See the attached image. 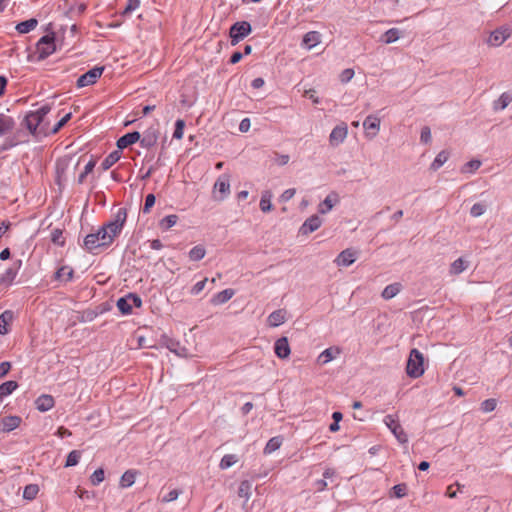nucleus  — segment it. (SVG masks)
I'll use <instances>...</instances> for the list:
<instances>
[{
  "mask_svg": "<svg viewBox=\"0 0 512 512\" xmlns=\"http://www.w3.org/2000/svg\"><path fill=\"white\" fill-rule=\"evenodd\" d=\"M54 36L45 35L37 43L38 58L43 60L55 52Z\"/></svg>",
  "mask_w": 512,
  "mask_h": 512,
  "instance_id": "7",
  "label": "nucleus"
},
{
  "mask_svg": "<svg viewBox=\"0 0 512 512\" xmlns=\"http://www.w3.org/2000/svg\"><path fill=\"white\" fill-rule=\"evenodd\" d=\"M274 352L280 359H286L289 357L291 350L286 337H281L276 340L274 344Z\"/></svg>",
  "mask_w": 512,
  "mask_h": 512,
  "instance_id": "15",
  "label": "nucleus"
},
{
  "mask_svg": "<svg viewBox=\"0 0 512 512\" xmlns=\"http://www.w3.org/2000/svg\"><path fill=\"white\" fill-rule=\"evenodd\" d=\"M239 461V458L234 454L224 455L220 461L219 467L223 470L232 467Z\"/></svg>",
  "mask_w": 512,
  "mask_h": 512,
  "instance_id": "41",
  "label": "nucleus"
},
{
  "mask_svg": "<svg viewBox=\"0 0 512 512\" xmlns=\"http://www.w3.org/2000/svg\"><path fill=\"white\" fill-rule=\"evenodd\" d=\"M322 224V219L318 215H312L307 218L299 229V234L308 235L316 231Z\"/></svg>",
  "mask_w": 512,
  "mask_h": 512,
  "instance_id": "13",
  "label": "nucleus"
},
{
  "mask_svg": "<svg viewBox=\"0 0 512 512\" xmlns=\"http://www.w3.org/2000/svg\"><path fill=\"white\" fill-rule=\"evenodd\" d=\"M213 198L223 201L230 194V175L227 173L219 176L213 186Z\"/></svg>",
  "mask_w": 512,
  "mask_h": 512,
  "instance_id": "5",
  "label": "nucleus"
},
{
  "mask_svg": "<svg viewBox=\"0 0 512 512\" xmlns=\"http://www.w3.org/2000/svg\"><path fill=\"white\" fill-rule=\"evenodd\" d=\"M356 261V251L353 249L343 250L336 258L335 262L338 266H350Z\"/></svg>",
  "mask_w": 512,
  "mask_h": 512,
  "instance_id": "16",
  "label": "nucleus"
},
{
  "mask_svg": "<svg viewBox=\"0 0 512 512\" xmlns=\"http://www.w3.org/2000/svg\"><path fill=\"white\" fill-rule=\"evenodd\" d=\"M348 134V127L345 123L337 125L333 128L329 136L331 146H338L343 143Z\"/></svg>",
  "mask_w": 512,
  "mask_h": 512,
  "instance_id": "11",
  "label": "nucleus"
},
{
  "mask_svg": "<svg viewBox=\"0 0 512 512\" xmlns=\"http://www.w3.org/2000/svg\"><path fill=\"white\" fill-rule=\"evenodd\" d=\"M104 71V67H94L88 72L81 75L77 80V86L79 88L92 85L101 77Z\"/></svg>",
  "mask_w": 512,
  "mask_h": 512,
  "instance_id": "10",
  "label": "nucleus"
},
{
  "mask_svg": "<svg viewBox=\"0 0 512 512\" xmlns=\"http://www.w3.org/2000/svg\"><path fill=\"white\" fill-rule=\"evenodd\" d=\"M289 155H278V154H275V163L278 164L279 166H283V165H286L288 162H289Z\"/></svg>",
  "mask_w": 512,
  "mask_h": 512,
  "instance_id": "64",
  "label": "nucleus"
},
{
  "mask_svg": "<svg viewBox=\"0 0 512 512\" xmlns=\"http://www.w3.org/2000/svg\"><path fill=\"white\" fill-rule=\"evenodd\" d=\"M168 348L171 352H174L178 356L185 357V358L191 356L189 351L184 346H180L179 343L171 342L168 345Z\"/></svg>",
  "mask_w": 512,
  "mask_h": 512,
  "instance_id": "45",
  "label": "nucleus"
},
{
  "mask_svg": "<svg viewBox=\"0 0 512 512\" xmlns=\"http://www.w3.org/2000/svg\"><path fill=\"white\" fill-rule=\"evenodd\" d=\"M177 221H178L177 215H174V214L168 215L160 221L159 225H160L161 229L168 230L171 227H173L174 225H176Z\"/></svg>",
  "mask_w": 512,
  "mask_h": 512,
  "instance_id": "46",
  "label": "nucleus"
},
{
  "mask_svg": "<svg viewBox=\"0 0 512 512\" xmlns=\"http://www.w3.org/2000/svg\"><path fill=\"white\" fill-rule=\"evenodd\" d=\"M282 445V438L280 436L272 437L266 444L263 453L264 454H271L272 452L276 451L280 448Z\"/></svg>",
  "mask_w": 512,
  "mask_h": 512,
  "instance_id": "36",
  "label": "nucleus"
},
{
  "mask_svg": "<svg viewBox=\"0 0 512 512\" xmlns=\"http://www.w3.org/2000/svg\"><path fill=\"white\" fill-rule=\"evenodd\" d=\"M285 314V311L281 309L272 312L267 319L269 326L277 327L283 324L285 321Z\"/></svg>",
  "mask_w": 512,
  "mask_h": 512,
  "instance_id": "26",
  "label": "nucleus"
},
{
  "mask_svg": "<svg viewBox=\"0 0 512 512\" xmlns=\"http://www.w3.org/2000/svg\"><path fill=\"white\" fill-rule=\"evenodd\" d=\"M487 206L483 203H475L470 209L472 217H479L485 213Z\"/></svg>",
  "mask_w": 512,
  "mask_h": 512,
  "instance_id": "49",
  "label": "nucleus"
},
{
  "mask_svg": "<svg viewBox=\"0 0 512 512\" xmlns=\"http://www.w3.org/2000/svg\"><path fill=\"white\" fill-rule=\"evenodd\" d=\"M104 480V470L103 469H97L94 471V473L91 475V483L93 485H98Z\"/></svg>",
  "mask_w": 512,
  "mask_h": 512,
  "instance_id": "54",
  "label": "nucleus"
},
{
  "mask_svg": "<svg viewBox=\"0 0 512 512\" xmlns=\"http://www.w3.org/2000/svg\"><path fill=\"white\" fill-rule=\"evenodd\" d=\"M18 387L16 381H6L0 385V400L8 395H10L13 391H15Z\"/></svg>",
  "mask_w": 512,
  "mask_h": 512,
  "instance_id": "34",
  "label": "nucleus"
},
{
  "mask_svg": "<svg viewBox=\"0 0 512 512\" xmlns=\"http://www.w3.org/2000/svg\"><path fill=\"white\" fill-rule=\"evenodd\" d=\"M78 162H73L70 157H63L56 162V179L59 186H62L68 179L69 175H74Z\"/></svg>",
  "mask_w": 512,
  "mask_h": 512,
  "instance_id": "3",
  "label": "nucleus"
},
{
  "mask_svg": "<svg viewBox=\"0 0 512 512\" xmlns=\"http://www.w3.org/2000/svg\"><path fill=\"white\" fill-rule=\"evenodd\" d=\"M80 457H81V454L79 451H77V450L71 451L67 456L66 467H71V466L77 465Z\"/></svg>",
  "mask_w": 512,
  "mask_h": 512,
  "instance_id": "48",
  "label": "nucleus"
},
{
  "mask_svg": "<svg viewBox=\"0 0 512 512\" xmlns=\"http://www.w3.org/2000/svg\"><path fill=\"white\" fill-rule=\"evenodd\" d=\"M511 33L512 30L509 26H501L490 33L487 43L490 46L498 47L511 36Z\"/></svg>",
  "mask_w": 512,
  "mask_h": 512,
  "instance_id": "9",
  "label": "nucleus"
},
{
  "mask_svg": "<svg viewBox=\"0 0 512 512\" xmlns=\"http://www.w3.org/2000/svg\"><path fill=\"white\" fill-rule=\"evenodd\" d=\"M127 218L125 209H119L113 220L103 225L96 233L88 234L84 239L85 248L92 252L99 247H107L120 234Z\"/></svg>",
  "mask_w": 512,
  "mask_h": 512,
  "instance_id": "1",
  "label": "nucleus"
},
{
  "mask_svg": "<svg viewBox=\"0 0 512 512\" xmlns=\"http://www.w3.org/2000/svg\"><path fill=\"white\" fill-rule=\"evenodd\" d=\"M449 159V152L442 150L437 154L434 161L430 165V170L437 171Z\"/></svg>",
  "mask_w": 512,
  "mask_h": 512,
  "instance_id": "31",
  "label": "nucleus"
},
{
  "mask_svg": "<svg viewBox=\"0 0 512 512\" xmlns=\"http://www.w3.org/2000/svg\"><path fill=\"white\" fill-rule=\"evenodd\" d=\"M233 295H234L233 289H225V290L217 293L216 295H214L213 298L211 299V303L213 305L224 304L227 301H229L233 297Z\"/></svg>",
  "mask_w": 512,
  "mask_h": 512,
  "instance_id": "24",
  "label": "nucleus"
},
{
  "mask_svg": "<svg viewBox=\"0 0 512 512\" xmlns=\"http://www.w3.org/2000/svg\"><path fill=\"white\" fill-rule=\"evenodd\" d=\"M121 158V151L118 149L110 153L102 162L103 170H108L112 165H114Z\"/></svg>",
  "mask_w": 512,
  "mask_h": 512,
  "instance_id": "35",
  "label": "nucleus"
},
{
  "mask_svg": "<svg viewBox=\"0 0 512 512\" xmlns=\"http://www.w3.org/2000/svg\"><path fill=\"white\" fill-rule=\"evenodd\" d=\"M179 495H180V491H178L177 489L171 490L167 495H165L162 498V501L165 503L172 502V501L176 500Z\"/></svg>",
  "mask_w": 512,
  "mask_h": 512,
  "instance_id": "61",
  "label": "nucleus"
},
{
  "mask_svg": "<svg viewBox=\"0 0 512 512\" xmlns=\"http://www.w3.org/2000/svg\"><path fill=\"white\" fill-rule=\"evenodd\" d=\"M296 193V190L293 189V188H290V189H287L285 190L281 196H280V201L282 202H287L289 201L291 198H293V196L295 195Z\"/></svg>",
  "mask_w": 512,
  "mask_h": 512,
  "instance_id": "62",
  "label": "nucleus"
},
{
  "mask_svg": "<svg viewBox=\"0 0 512 512\" xmlns=\"http://www.w3.org/2000/svg\"><path fill=\"white\" fill-rule=\"evenodd\" d=\"M159 138V130L157 125L151 126L144 133L142 138L140 137L141 146L144 148H151L156 145Z\"/></svg>",
  "mask_w": 512,
  "mask_h": 512,
  "instance_id": "12",
  "label": "nucleus"
},
{
  "mask_svg": "<svg viewBox=\"0 0 512 512\" xmlns=\"http://www.w3.org/2000/svg\"><path fill=\"white\" fill-rule=\"evenodd\" d=\"M251 32V25L246 21L237 22L230 28V38L232 45H236Z\"/></svg>",
  "mask_w": 512,
  "mask_h": 512,
  "instance_id": "8",
  "label": "nucleus"
},
{
  "mask_svg": "<svg viewBox=\"0 0 512 512\" xmlns=\"http://www.w3.org/2000/svg\"><path fill=\"white\" fill-rule=\"evenodd\" d=\"M272 193L269 190H265L262 192L261 200H260V209L263 212H269L272 209Z\"/></svg>",
  "mask_w": 512,
  "mask_h": 512,
  "instance_id": "37",
  "label": "nucleus"
},
{
  "mask_svg": "<svg viewBox=\"0 0 512 512\" xmlns=\"http://www.w3.org/2000/svg\"><path fill=\"white\" fill-rule=\"evenodd\" d=\"M424 357L423 354L416 348L410 351L409 358L406 364V373L411 378H419L424 373Z\"/></svg>",
  "mask_w": 512,
  "mask_h": 512,
  "instance_id": "4",
  "label": "nucleus"
},
{
  "mask_svg": "<svg viewBox=\"0 0 512 512\" xmlns=\"http://www.w3.org/2000/svg\"><path fill=\"white\" fill-rule=\"evenodd\" d=\"M321 41V34L318 31H309L307 32L302 40V46L307 49H312L316 45H318Z\"/></svg>",
  "mask_w": 512,
  "mask_h": 512,
  "instance_id": "19",
  "label": "nucleus"
},
{
  "mask_svg": "<svg viewBox=\"0 0 512 512\" xmlns=\"http://www.w3.org/2000/svg\"><path fill=\"white\" fill-rule=\"evenodd\" d=\"M50 106L44 105L37 111L30 112L25 117V124L27 129L34 135L46 134L47 125L45 123V117L50 112Z\"/></svg>",
  "mask_w": 512,
  "mask_h": 512,
  "instance_id": "2",
  "label": "nucleus"
},
{
  "mask_svg": "<svg viewBox=\"0 0 512 512\" xmlns=\"http://www.w3.org/2000/svg\"><path fill=\"white\" fill-rule=\"evenodd\" d=\"M13 319V313L10 310L4 311L0 315V334L5 335L8 333V326Z\"/></svg>",
  "mask_w": 512,
  "mask_h": 512,
  "instance_id": "28",
  "label": "nucleus"
},
{
  "mask_svg": "<svg viewBox=\"0 0 512 512\" xmlns=\"http://www.w3.org/2000/svg\"><path fill=\"white\" fill-rule=\"evenodd\" d=\"M140 1L139 0H128V4L124 10V13L132 12L139 8Z\"/></svg>",
  "mask_w": 512,
  "mask_h": 512,
  "instance_id": "63",
  "label": "nucleus"
},
{
  "mask_svg": "<svg viewBox=\"0 0 512 512\" xmlns=\"http://www.w3.org/2000/svg\"><path fill=\"white\" fill-rule=\"evenodd\" d=\"M401 37V31L398 28H391L383 33L379 41L384 44H391L396 42Z\"/></svg>",
  "mask_w": 512,
  "mask_h": 512,
  "instance_id": "23",
  "label": "nucleus"
},
{
  "mask_svg": "<svg viewBox=\"0 0 512 512\" xmlns=\"http://www.w3.org/2000/svg\"><path fill=\"white\" fill-rule=\"evenodd\" d=\"M512 102V91L504 92L493 102L494 111L504 110Z\"/></svg>",
  "mask_w": 512,
  "mask_h": 512,
  "instance_id": "22",
  "label": "nucleus"
},
{
  "mask_svg": "<svg viewBox=\"0 0 512 512\" xmlns=\"http://www.w3.org/2000/svg\"><path fill=\"white\" fill-rule=\"evenodd\" d=\"M251 490V484L248 481L241 482L239 489H238V495L243 498H248L250 495Z\"/></svg>",
  "mask_w": 512,
  "mask_h": 512,
  "instance_id": "52",
  "label": "nucleus"
},
{
  "mask_svg": "<svg viewBox=\"0 0 512 512\" xmlns=\"http://www.w3.org/2000/svg\"><path fill=\"white\" fill-rule=\"evenodd\" d=\"M480 166H481V162L479 160H471V161L467 162L466 164H464V166L461 169V172L462 173H473L474 171L479 169Z\"/></svg>",
  "mask_w": 512,
  "mask_h": 512,
  "instance_id": "47",
  "label": "nucleus"
},
{
  "mask_svg": "<svg viewBox=\"0 0 512 512\" xmlns=\"http://www.w3.org/2000/svg\"><path fill=\"white\" fill-rule=\"evenodd\" d=\"M335 354H340V350L338 348L333 349L332 347L325 349L317 358V363L320 365H325L328 362L332 361L335 358Z\"/></svg>",
  "mask_w": 512,
  "mask_h": 512,
  "instance_id": "25",
  "label": "nucleus"
},
{
  "mask_svg": "<svg viewBox=\"0 0 512 512\" xmlns=\"http://www.w3.org/2000/svg\"><path fill=\"white\" fill-rule=\"evenodd\" d=\"M51 240L53 243L57 244V245H64V238H63V235H62V231L59 230V229H55L53 232H52V235H51Z\"/></svg>",
  "mask_w": 512,
  "mask_h": 512,
  "instance_id": "55",
  "label": "nucleus"
},
{
  "mask_svg": "<svg viewBox=\"0 0 512 512\" xmlns=\"http://www.w3.org/2000/svg\"><path fill=\"white\" fill-rule=\"evenodd\" d=\"M184 128H185L184 120L178 119L175 123V130L173 133V138L178 139V140L182 139L183 133H184Z\"/></svg>",
  "mask_w": 512,
  "mask_h": 512,
  "instance_id": "50",
  "label": "nucleus"
},
{
  "mask_svg": "<svg viewBox=\"0 0 512 512\" xmlns=\"http://www.w3.org/2000/svg\"><path fill=\"white\" fill-rule=\"evenodd\" d=\"M36 408L41 412H46L54 406V399L51 395H41L36 399Z\"/></svg>",
  "mask_w": 512,
  "mask_h": 512,
  "instance_id": "21",
  "label": "nucleus"
},
{
  "mask_svg": "<svg viewBox=\"0 0 512 512\" xmlns=\"http://www.w3.org/2000/svg\"><path fill=\"white\" fill-rule=\"evenodd\" d=\"M407 484L406 483H400L392 487L390 491V497L395 498H403L407 494Z\"/></svg>",
  "mask_w": 512,
  "mask_h": 512,
  "instance_id": "42",
  "label": "nucleus"
},
{
  "mask_svg": "<svg viewBox=\"0 0 512 512\" xmlns=\"http://www.w3.org/2000/svg\"><path fill=\"white\" fill-rule=\"evenodd\" d=\"M39 492V487L37 484H29L25 486L23 491V498L27 500H33L36 498Z\"/></svg>",
  "mask_w": 512,
  "mask_h": 512,
  "instance_id": "43",
  "label": "nucleus"
},
{
  "mask_svg": "<svg viewBox=\"0 0 512 512\" xmlns=\"http://www.w3.org/2000/svg\"><path fill=\"white\" fill-rule=\"evenodd\" d=\"M354 76V70L353 69H345L340 74V81L342 83L349 82Z\"/></svg>",
  "mask_w": 512,
  "mask_h": 512,
  "instance_id": "59",
  "label": "nucleus"
},
{
  "mask_svg": "<svg viewBox=\"0 0 512 512\" xmlns=\"http://www.w3.org/2000/svg\"><path fill=\"white\" fill-rule=\"evenodd\" d=\"M468 267L467 261H465L463 258H458L452 264L450 265V274L452 275H459L461 274L466 268Z\"/></svg>",
  "mask_w": 512,
  "mask_h": 512,
  "instance_id": "33",
  "label": "nucleus"
},
{
  "mask_svg": "<svg viewBox=\"0 0 512 512\" xmlns=\"http://www.w3.org/2000/svg\"><path fill=\"white\" fill-rule=\"evenodd\" d=\"M155 196L153 194H148L146 196V199H145V204H144V207H143V212L144 213H148L150 211V209L154 206L155 204Z\"/></svg>",
  "mask_w": 512,
  "mask_h": 512,
  "instance_id": "58",
  "label": "nucleus"
},
{
  "mask_svg": "<svg viewBox=\"0 0 512 512\" xmlns=\"http://www.w3.org/2000/svg\"><path fill=\"white\" fill-rule=\"evenodd\" d=\"M497 406V402L495 399L493 398H490V399H486L485 401H483L481 403V410L483 412H491L493 411Z\"/></svg>",
  "mask_w": 512,
  "mask_h": 512,
  "instance_id": "53",
  "label": "nucleus"
},
{
  "mask_svg": "<svg viewBox=\"0 0 512 512\" xmlns=\"http://www.w3.org/2000/svg\"><path fill=\"white\" fill-rule=\"evenodd\" d=\"M363 127L366 130V136L372 139L379 132L380 119L374 115H369L365 118Z\"/></svg>",
  "mask_w": 512,
  "mask_h": 512,
  "instance_id": "14",
  "label": "nucleus"
},
{
  "mask_svg": "<svg viewBox=\"0 0 512 512\" xmlns=\"http://www.w3.org/2000/svg\"><path fill=\"white\" fill-rule=\"evenodd\" d=\"M17 275V269L10 267L0 277V285L4 287L10 286Z\"/></svg>",
  "mask_w": 512,
  "mask_h": 512,
  "instance_id": "29",
  "label": "nucleus"
},
{
  "mask_svg": "<svg viewBox=\"0 0 512 512\" xmlns=\"http://www.w3.org/2000/svg\"><path fill=\"white\" fill-rule=\"evenodd\" d=\"M383 422L401 444L408 442V436L395 415H386Z\"/></svg>",
  "mask_w": 512,
  "mask_h": 512,
  "instance_id": "6",
  "label": "nucleus"
},
{
  "mask_svg": "<svg viewBox=\"0 0 512 512\" xmlns=\"http://www.w3.org/2000/svg\"><path fill=\"white\" fill-rule=\"evenodd\" d=\"M14 120L5 114H0V136L11 131L14 127Z\"/></svg>",
  "mask_w": 512,
  "mask_h": 512,
  "instance_id": "30",
  "label": "nucleus"
},
{
  "mask_svg": "<svg viewBox=\"0 0 512 512\" xmlns=\"http://www.w3.org/2000/svg\"><path fill=\"white\" fill-rule=\"evenodd\" d=\"M73 269L69 266L60 267L55 273V278L60 281L68 282L73 277Z\"/></svg>",
  "mask_w": 512,
  "mask_h": 512,
  "instance_id": "32",
  "label": "nucleus"
},
{
  "mask_svg": "<svg viewBox=\"0 0 512 512\" xmlns=\"http://www.w3.org/2000/svg\"><path fill=\"white\" fill-rule=\"evenodd\" d=\"M21 423V418L18 416H7L4 417L0 422V430L2 432H10L17 427H19Z\"/></svg>",
  "mask_w": 512,
  "mask_h": 512,
  "instance_id": "18",
  "label": "nucleus"
},
{
  "mask_svg": "<svg viewBox=\"0 0 512 512\" xmlns=\"http://www.w3.org/2000/svg\"><path fill=\"white\" fill-rule=\"evenodd\" d=\"M94 167H95V161L90 160L86 164V166L84 168V171L78 177V183L79 184H82L85 181L86 176L93 171Z\"/></svg>",
  "mask_w": 512,
  "mask_h": 512,
  "instance_id": "51",
  "label": "nucleus"
},
{
  "mask_svg": "<svg viewBox=\"0 0 512 512\" xmlns=\"http://www.w3.org/2000/svg\"><path fill=\"white\" fill-rule=\"evenodd\" d=\"M140 137L141 135L137 131L127 133L118 139L117 147L121 151L122 149L140 141Z\"/></svg>",
  "mask_w": 512,
  "mask_h": 512,
  "instance_id": "17",
  "label": "nucleus"
},
{
  "mask_svg": "<svg viewBox=\"0 0 512 512\" xmlns=\"http://www.w3.org/2000/svg\"><path fill=\"white\" fill-rule=\"evenodd\" d=\"M37 26V20L36 19H29L23 22H20L16 26V30L21 33L25 34L30 31H32Z\"/></svg>",
  "mask_w": 512,
  "mask_h": 512,
  "instance_id": "38",
  "label": "nucleus"
},
{
  "mask_svg": "<svg viewBox=\"0 0 512 512\" xmlns=\"http://www.w3.org/2000/svg\"><path fill=\"white\" fill-rule=\"evenodd\" d=\"M420 140L425 144H428L431 141V130L428 126H424L421 129Z\"/></svg>",
  "mask_w": 512,
  "mask_h": 512,
  "instance_id": "57",
  "label": "nucleus"
},
{
  "mask_svg": "<svg viewBox=\"0 0 512 512\" xmlns=\"http://www.w3.org/2000/svg\"><path fill=\"white\" fill-rule=\"evenodd\" d=\"M339 202V196L337 193L332 192L329 195L326 196V198L323 200V202L319 205V212L321 214L328 213L335 204Z\"/></svg>",
  "mask_w": 512,
  "mask_h": 512,
  "instance_id": "20",
  "label": "nucleus"
},
{
  "mask_svg": "<svg viewBox=\"0 0 512 512\" xmlns=\"http://www.w3.org/2000/svg\"><path fill=\"white\" fill-rule=\"evenodd\" d=\"M135 482V472L128 470L126 471L121 479H120V486L123 488L130 487Z\"/></svg>",
  "mask_w": 512,
  "mask_h": 512,
  "instance_id": "44",
  "label": "nucleus"
},
{
  "mask_svg": "<svg viewBox=\"0 0 512 512\" xmlns=\"http://www.w3.org/2000/svg\"><path fill=\"white\" fill-rule=\"evenodd\" d=\"M208 282V279L205 278L199 282H197L191 289V293L194 294V295H197L199 294L204 288H205V285L206 283Z\"/></svg>",
  "mask_w": 512,
  "mask_h": 512,
  "instance_id": "60",
  "label": "nucleus"
},
{
  "mask_svg": "<svg viewBox=\"0 0 512 512\" xmlns=\"http://www.w3.org/2000/svg\"><path fill=\"white\" fill-rule=\"evenodd\" d=\"M71 118V113H67L65 116L59 120V122L52 128L51 132L53 134L57 133Z\"/></svg>",
  "mask_w": 512,
  "mask_h": 512,
  "instance_id": "56",
  "label": "nucleus"
},
{
  "mask_svg": "<svg viewBox=\"0 0 512 512\" xmlns=\"http://www.w3.org/2000/svg\"><path fill=\"white\" fill-rule=\"evenodd\" d=\"M205 255H206V250H205L204 246H202V245H197L189 251V259L191 261H199V260L203 259L205 257Z\"/></svg>",
  "mask_w": 512,
  "mask_h": 512,
  "instance_id": "40",
  "label": "nucleus"
},
{
  "mask_svg": "<svg viewBox=\"0 0 512 512\" xmlns=\"http://www.w3.org/2000/svg\"><path fill=\"white\" fill-rule=\"evenodd\" d=\"M117 308L122 314H130L132 312V304L128 295L117 300Z\"/></svg>",
  "mask_w": 512,
  "mask_h": 512,
  "instance_id": "39",
  "label": "nucleus"
},
{
  "mask_svg": "<svg viewBox=\"0 0 512 512\" xmlns=\"http://www.w3.org/2000/svg\"><path fill=\"white\" fill-rule=\"evenodd\" d=\"M401 289H402V285L400 283H398V282L389 284V285H387L384 288V290L382 291L381 296L385 300L392 299L393 297H395L401 291Z\"/></svg>",
  "mask_w": 512,
  "mask_h": 512,
  "instance_id": "27",
  "label": "nucleus"
}]
</instances>
